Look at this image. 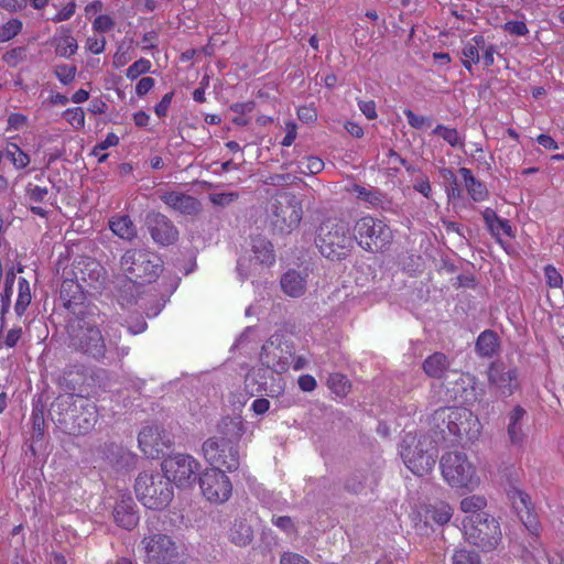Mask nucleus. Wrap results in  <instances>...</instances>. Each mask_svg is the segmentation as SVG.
Listing matches in <instances>:
<instances>
[{
	"label": "nucleus",
	"mask_w": 564,
	"mask_h": 564,
	"mask_svg": "<svg viewBox=\"0 0 564 564\" xmlns=\"http://www.w3.org/2000/svg\"><path fill=\"white\" fill-rule=\"evenodd\" d=\"M430 425L444 442L462 447L478 440L482 429L478 416L463 406H442L435 410Z\"/></svg>",
	"instance_id": "obj_1"
},
{
	"label": "nucleus",
	"mask_w": 564,
	"mask_h": 564,
	"mask_svg": "<svg viewBox=\"0 0 564 564\" xmlns=\"http://www.w3.org/2000/svg\"><path fill=\"white\" fill-rule=\"evenodd\" d=\"M50 414L54 423L67 434H86L98 420L97 405L80 394L58 395L51 405Z\"/></svg>",
	"instance_id": "obj_2"
},
{
	"label": "nucleus",
	"mask_w": 564,
	"mask_h": 564,
	"mask_svg": "<svg viewBox=\"0 0 564 564\" xmlns=\"http://www.w3.org/2000/svg\"><path fill=\"white\" fill-rule=\"evenodd\" d=\"M315 245L321 254L330 261L347 259L354 249L349 224L339 217L324 219L316 229Z\"/></svg>",
	"instance_id": "obj_3"
},
{
	"label": "nucleus",
	"mask_w": 564,
	"mask_h": 564,
	"mask_svg": "<svg viewBox=\"0 0 564 564\" xmlns=\"http://www.w3.org/2000/svg\"><path fill=\"white\" fill-rule=\"evenodd\" d=\"M67 347L97 362L107 357V343L99 325L84 317L73 321L67 328Z\"/></svg>",
	"instance_id": "obj_4"
},
{
	"label": "nucleus",
	"mask_w": 564,
	"mask_h": 564,
	"mask_svg": "<svg viewBox=\"0 0 564 564\" xmlns=\"http://www.w3.org/2000/svg\"><path fill=\"white\" fill-rule=\"evenodd\" d=\"M354 242L367 252L388 250L393 241L390 226L382 219L366 215L358 218L352 227Z\"/></svg>",
	"instance_id": "obj_5"
},
{
	"label": "nucleus",
	"mask_w": 564,
	"mask_h": 564,
	"mask_svg": "<svg viewBox=\"0 0 564 564\" xmlns=\"http://www.w3.org/2000/svg\"><path fill=\"white\" fill-rule=\"evenodd\" d=\"M462 524L466 541L481 551H492L501 541L500 524L488 513L466 516Z\"/></svg>",
	"instance_id": "obj_6"
},
{
	"label": "nucleus",
	"mask_w": 564,
	"mask_h": 564,
	"mask_svg": "<svg viewBox=\"0 0 564 564\" xmlns=\"http://www.w3.org/2000/svg\"><path fill=\"white\" fill-rule=\"evenodd\" d=\"M121 268L134 284H150L162 272V260L149 250L130 249L121 258Z\"/></svg>",
	"instance_id": "obj_7"
},
{
	"label": "nucleus",
	"mask_w": 564,
	"mask_h": 564,
	"mask_svg": "<svg viewBox=\"0 0 564 564\" xmlns=\"http://www.w3.org/2000/svg\"><path fill=\"white\" fill-rule=\"evenodd\" d=\"M134 491L139 501L152 510L167 507L174 495L171 484L162 475L148 471L139 474Z\"/></svg>",
	"instance_id": "obj_8"
},
{
	"label": "nucleus",
	"mask_w": 564,
	"mask_h": 564,
	"mask_svg": "<svg viewBox=\"0 0 564 564\" xmlns=\"http://www.w3.org/2000/svg\"><path fill=\"white\" fill-rule=\"evenodd\" d=\"M301 200L290 192H278L271 206V224L281 234H290L302 220Z\"/></svg>",
	"instance_id": "obj_9"
},
{
	"label": "nucleus",
	"mask_w": 564,
	"mask_h": 564,
	"mask_svg": "<svg viewBox=\"0 0 564 564\" xmlns=\"http://www.w3.org/2000/svg\"><path fill=\"white\" fill-rule=\"evenodd\" d=\"M200 492L206 501L219 506L232 496L234 486L228 475L218 467H207L199 475Z\"/></svg>",
	"instance_id": "obj_10"
},
{
	"label": "nucleus",
	"mask_w": 564,
	"mask_h": 564,
	"mask_svg": "<svg viewBox=\"0 0 564 564\" xmlns=\"http://www.w3.org/2000/svg\"><path fill=\"white\" fill-rule=\"evenodd\" d=\"M294 355L293 344L285 340L284 335L274 333L262 345L260 361L262 366L276 373H284L290 368V359Z\"/></svg>",
	"instance_id": "obj_11"
},
{
	"label": "nucleus",
	"mask_w": 564,
	"mask_h": 564,
	"mask_svg": "<svg viewBox=\"0 0 564 564\" xmlns=\"http://www.w3.org/2000/svg\"><path fill=\"white\" fill-rule=\"evenodd\" d=\"M441 470L444 480L453 488L474 491L480 485V475L471 460H443Z\"/></svg>",
	"instance_id": "obj_12"
},
{
	"label": "nucleus",
	"mask_w": 564,
	"mask_h": 564,
	"mask_svg": "<svg viewBox=\"0 0 564 564\" xmlns=\"http://www.w3.org/2000/svg\"><path fill=\"white\" fill-rule=\"evenodd\" d=\"M147 562L150 564H173L178 557V547L171 536L151 533L142 540Z\"/></svg>",
	"instance_id": "obj_13"
},
{
	"label": "nucleus",
	"mask_w": 564,
	"mask_h": 564,
	"mask_svg": "<svg viewBox=\"0 0 564 564\" xmlns=\"http://www.w3.org/2000/svg\"><path fill=\"white\" fill-rule=\"evenodd\" d=\"M139 447L145 458H171L172 447L170 434L158 425L144 426L138 436Z\"/></svg>",
	"instance_id": "obj_14"
},
{
	"label": "nucleus",
	"mask_w": 564,
	"mask_h": 564,
	"mask_svg": "<svg viewBox=\"0 0 564 564\" xmlns=\"http://www.w3.org/2000/svg\"><path fill=\"white\" fill-rule=\"evenodd\" d=\"M66 274L77 279L82 285L91 290H98L104 281L106 271L96 259L87 256H79L72 262Z\"/></svg>",
	"instance_id": "obj_15"
},
{
	"label": "nucleus",
	"mask_w": 564,
	"mask_h": 564,
	"mask_svg": "<svg viewBox=\"0 0 564 564\" xmlns=\"http://www.w3.org/2000/svg\"><path fill=\"white\" fill-rule=\"evenodd\" d=\"M487 375L489 386L503 397H511L521 387L517 367L508 368L501 362H492Z\"/></svg>",
	"instance_id": "obj_16"
},
{
	"label": "nucleus",
	"mask_w": 564,
	"mask_h": 564,
	"mask_svg": "<svg viewBox=\"0 0 564 564\" xmlns=\"http://www.w3.org/2000/svg\"><path fill=\"white\" fill-rule=\"evenodd\" d=\"M145 224L152 239L162 246H170L178 238V230L173 223L161 213H150Z\"/></svg>",
	"instance_id": "obj_17"
},
{
	"label": "nucleus",
	"mask_w": 564,
	"mask_h": 564,
	"mask_svg": "<svg viewBox=\"0 0 564 564\" xmlns=\"http://www.w3.org/2000/svg\"><path fill=\"white\" fill-rule=\"evenodd\" d=\"M198 468V460H163L162 470L169 484L174 482L178 487H188Z\"/></svg>",
	"instance_id": "obj_18"
},
{
	"label": "nucleus",
	"mask_w": 564,
	"mask_h": 564,
	"mask_svg": "<svg viewBox=\"0 0 564 564\" xmlns=\"http://www.w3.org/2000/svg\"><path fill=\"white\" fill-rule=\"evenodd\" d=\"M87 293H90L88 288L82 285L77 279L66 274L65 270L63 271L59 296L66 308L70 310L83 304Z\"/></svg>",
	"instance_id": "obj_19"
},
{
	"label": "nucleus",
	"mask_w": 564,
	"mask_h": 564,
	"mask_svg": "<svg viewBox=\"0 0 564 564\" xmlns=\"http://www.w3.org/2000/svg\"><path fill=\"white\" fill-rule=\"evenodd\" d=\"M160 198L170 208L183 215L193 216L202 210V204L197 198L177 191L165 192Z\"/></svg>",
	"instance_id": "obj_20"
},
{
	"label": "nucleus",
	"mask_w": 564,
	"mask_h": 564,
	"mask_svg": "<svg viewBox=\"0 0 564 564\" xmlns=\"http://www.w3.org/2000/svg\"><path fill=\"white\" fill-rule=\"evenodd\" d=\"M135 505L130 497H122L117 501L113 518L118 525L131 530L139 522V516L135 511Z\"/></svg>",
	"instance_id": "obj_21"
},
{
	"label": "nucleus",
	"mask_w": 564,
	"mask_h": 564,
	"mask_svg": "<svg viewBox=\"0 0 564 564\" xmlns=\"http://www.w3.org/2000/svg\"><path fill=\"white\" fill-rule=\"evenodd\" d=\"M458 173L464 182L468 196L474 202H484L489 197L486 184L476 178L468 167H459Z\"/></svg>",
	"instance_id": "obj_22"
},
{
	"label": "nucleus",
	"mask_w": 564,
	"mask_h": 564,
	"mask_svg": "<svg viewBox=\"0 0 564 564\" xmlns=\"http://www.w3.org/2000/svg\"><path fill=\"white\" fill-rule=\"evenodd\" d=\"M55 54L59 57L69 58L76 54L78 50L77 40L72 34V29L61 26L59 32L52 40Z\"/></svg>",
	"instance_id": "obj_23"
},
{
	"label": "nucleus",
	"mask_w": 564,
	"mask_h": 564,
	"mask_svg": "<svg viewBox=\"0 0 564 564\" xmlns=\"http://www.w3.org/2000/svg\"><path fill=\"white\" fill-rule=\"evenodd\" d=\"M253 259L261 265L271 267L275 263V252L272 242L260 235L251 238Z\"/></svg>",
	"instance_id": "obj_24"
},
{
	"label": "nucleus",
	"mask_w": 564,
	"mask_h": 564,
	"mask_svg": "<svg viewBox=\"0 0 564 564\" xmlns=\"http://www.w3.org/2000/svg\"><path fill=\"white\" fill-rule=\"evenodd\" d=\"M500 340L492 329L481 332L476 340L475 350L479 357L490 358L499 351Z\"/></svg>",
	"instance_id": "obj_25"
},
{
	"label": "nucleus",
	"mask_w": 564,
	"mask_h": 564,
	"mask_svg": "<svg viewBox=\"0 0 564 564\" xmlns=\"http://www.w3.org/2000/svg\"><path fill=\"white\" fill-rule=\"evenodd\" d=\"M228 539L237 546H247L253 539V530L246 519H235L229 528Z\"/></svg>",
	"instance_id": "obj_26"
},
{
	"label": "nucleus",
	"mask_w": 564,
	"mask_h": 564,
	"mask_svg": "<svg viewBox=\"0 0 564 564\" xmlns=\"http://www.w3.org/2000/svg\"><path fill=\"white\" fill-rule=\"evenodd\" d=\"M283 292L292 297H300L305 293L306 280L297 271L285 272L280 281Z\"/></svg>",
	"instance_id": "obj_27"
},
{
	"label": "nucleus",
	"mask_w": 564,
	"mask_h": 564,
	"mask_svg": "<svg viewBox=\"0 0 564 564\" xmlns=\"http://www.w3.org/2000/svg\"><path fill=\"white\" fill-rule=\"evenodd\" d=\"M481 48H485V37L482 35H475L465 43L462 50L464 56L462 64L467 70H471L473 65L480 62L479 52Z\"/></svg>",
	"instance_id": "obj_28"
},
{
	"label": "nucleus",
	"mask_w": 564,
	"mask_h": 564,
	"mask_svg": "<svg viewBox=\"0 0 564 564\" xmlns=\"http://www.w3.org/2000/svg\"><path fill=\"white\" fill-rule=\"evenodd\" d=\"M525 414L527 411L521 405H516L508 414V435L513 444L521 443L524 437L521 422Z\"/></svg>",
	"instance_id": "obj_29"
},
{
	"label": "nucleus",
	"mask_w": 564,
	"mask_h": 564,
	"mask_svg": "<svg viewBox=\"0 0 564 564\" xmlns=\"http://www.w3.org/2000/svg\"><path fill=\"white\" fill-rule=\"evenodd\" d=\"M424 372L435 379H441L449 367L448 358L443 352H434L423 362Z\"/></svg>",
	"instance_id": "obj_30"
},
{
	"label": "nucleus",
	"mask_w": 564,
	"mask_h": 564,
	"mask_svg": "<svg viewBox=\"0 0 564 564\" xmlns=\"http://www.w3.org/2000/svg\"><path fill=\"white\" fill-rule=\"evenodd\" d=\"M110 230L121 239L131 240L137 236V228L128 215H117L109 220Z\"/></svg>",
	"instance_id": "obj_31"
},
{
	"label": "nucleus",
	"mask_w": 564,
	"mask_h": 564,
	"mask_svg": "<svg viewBox=\"0 0 564 564\" xmlns=\"http://www.w3.org/2000/svg\"><path fill=\"white\" fill-rule=\"evenodd\" d=\"M227 447L229 448V455L234 456L232 448L229 447V441L224 437H210L203 444L204 458H226ZM235 455H237V452Z\"/></svg>",
	"instance_id": "obj_32"
},
{
	"label": "nucleus",
	"mask_w": 564,
	"mask_h": 564,
	"mask_svg": "<svg viewBox=\"0 0 564 564\" xmlns=\"http://www.w3.org/2000/svg\"><path fill=\"white\" fill-rule=\"evenodd\" d=\"M453 517V509L452 507L446 502H437L435 505H431L425 510V522L424 525H426V522L429 520L434 521L437 524H445L447 523Z\"/></svg>",
	"instance_id": "obj_33"
},
{
	"label": "nucleus",
	"mask_w": 564,
	"mask_h": 564,
	"mask_svg": "<svg viewBox=\"0 0 564 564\" xmlns=\"http://www.w3.org/2000/svg\"><path fill=\"white\" fill-rule=\"evenodd\" d=\"M32 294L29 281L20 276L18 280V297L14 304V312L18 317H22L31 304Z\"/></svg>",
	"instance_id": "obj_34"
},
{
	"label": "nucleus",
	"mask_w": 564,
	"mask_h": 564,
	"mask_svg": "<svg viewBox=\"0 0 564 564\" xmlns=\"http://www.w3.org/2000/svg\"><path fill=\"white\" fill-rule=\"evenodd\" d=\"M328 389L339 398H345L351 389L348 378L339 372L330 373L327 378Z\"/></svg>",
	"instance_id": "obj_35"
},
{
	"label": "nucleus",
	"mask_w": 564,
	"mask_h": 564,
	"mask_svg": "<svg viewBox=\"0 0 564 564\" xmlns=\"http://www.w3.org/2000/svg\"><path fill=\"white\" fill-rule=\"evenodd\" d=\"M433 133L441 137L445 142H447L453 148H464L465 139L459 134L457 129L448 128L444 124H437Z\"/></svg>",
	"instance_id": "obj_36"
},
{
	"label": "nucleus",
	"mask_w": 564,
	"mask_h": 564,
	"mask_svg": "<svg viewBox=\"0 0 564 564\" xmlns=\"http://www.w3.org/2000/svg\"><path fill=\"white\" fill-rule=\"evenodd\" d=\"M351 192L359 200L368 203L373 207L378 206L382 200V194L379 189H372L358 184H354Z\"/></svg>",
	"instance_id": "obj_37"
},
{
	"label": "nucleus",
	"mask_w": 564,
	"mask_h": 564,
	"mask_svg": "<svg viewBox=\"0 0 564 564\" xmlns=\"http://www.w3.org/2000/svg\"><path fill=\"white\" fill-rule=\"evenodd\" d=\"M487 506V499L482 495H471L460 501V510L465 513L479 514Z\"/></svg>",
	"instance_id": "obj_38"
},
{
	"label": "nucleus",
	"mask_w": 564,
	"mask_h": 564,
	"mask_svg": "<svg viewBox=\"0 0 564 564\" xmlns=\"http://www.w3.org/2000/svg\"><path fill=\"white\" fill-rule=\"evenodd\" d=\"M7 158L12 162L15 169L22 170L26 167L31 160L28 153H25L18 144L10 143L7 149Z\"/></svg>",
	"instance_id": "obj_39"
},
{
	"label": "nucleus",
	"mask_w": 564,
	"mask_h": 564,
	"mask_svg": "<svg viewBox=\"0 0 564 564\" xmlns=\"http://www.w3.org/2000/svg\"><path fill=\"white\" fill-rule=\"evenodd\" d=\"M118 144L119 137L115 132H109L107 133L105 140L94 147L91 154L98 158L99 163H102L109 156L108 153H105V151H107L108 148L116 147Z\"/></svg>",
	"instance_id": "obj_40"
},
{
	"label": "nucleus",
	"mask_w": 564,
	"mask_h": 564,
	"mask_svg": "<svg viewBox=\"0 0 564 564\" xmlns=\"http://www.w3.org/2000/svg\"><path fill=\"white\" fill-rule=\"evenodd\" d=\"M25 197L31 203L41 204L50 199V191L47 186L29 183L25 187Z\"/></svg>",
	"instance_id": "obj_41"
},
{
	"label": "nucleus",
	"mask_w": 564,
	"mask_h": 564,
	"mask_svg": "<svg viewBox=\"0 0 564 564\" xmlns=\"http://www.w3.org/2000/svg\"><path fill=\"white\" fill-rule=\"evenodd\" d=\"M508 497H509L513 508L518 512V514H521V512H523V510L529 509L531 506V500H530L529 495L517 487H512L508 491Z\"/></svg>",
	"instance_id": "obj_42"
},
{
	"label": "nucleus",
	"mask_w": 564,
	"mask_h": 564,
	"mask_svg": "<svg viewBox=\"0 0 564 564\" xmlns=\"http://www.w3.org/2000/svg\"><path fill=\"white\" fill-rule=\"evenodd\" d=\"M63 118L76 131L83 130L85 128V124H86L85 111L80 107L67 108L63 112Z\"/></svg>",
	"instance_id": "obj_43"
},
{
	"label": "nucleus",
	"mask_w": 564,
	"mask_h": 564,
	"mask_svg": "<svg viewBox=\"0 0 564 564\" xmlns=\"http://www.w3.org/2000/svg\"><path fill=\"white\" fill-rule=\"evenodd\" d=\"M151 67H152L151 62L147 58L141 57L138 61L133 62L127 68L126 76L130 80H134L138 77H140L141 75L149 73Z\"/></svg>",
	"instance_id": "obj_44"
},
{
	"label": "nucleus",
	"mask_w": 564,
	"mask_h": 564,
	"mask_svg": "<svg viewBox=\"0 0 564 564\" xmlns=\"http://www.w3.org/2000/svg\"><path fill=\"white\" fill-rule=\"evenodd\" d=\"M22 22L19 19H11L0 26V42H7L17 36L22 30Z\"/></svg>",
	"instance_id": "obj_45"
},
{
	"label": "nucleus",
	"mask_w": 564,
	"mask_h": 564,
	"mask_svg": "<svg viewBox=\"0 0 564 564\" xmlns=\"http://www.w3.org/2000/svg\"><path fill=\"white\" fill-rule=\"evenodd\" d=\"M28 51L24 46H17L6 52L2 56L3 62L10 67H17L25 61Z\"/></svg>",
	"instance_id": "obj_46"
},
{
	"label": "nucleus",
	"mask_w": 564,
	"mask_h": 564,
	"mask_svg": "<svg viewBox=\"0 0 564 564\" xmlns=\"http://www.w3.org/2000/svg\"><path fill=\"white\" fill-rule=\"evenodd\" d=\"M77 68L74 65L61 64L54 68V74L63 85H69L74 82Z\"/></svg>",
	"instance_id": "obj_47"
},
{
	"label": "nucleus",
	"mask_w": 564,
	"mask_h": 564,
	"mask_svg": "<svg viewBox=\"0 0 564 564\" xmlns=\"http://www.w3.org/2000/svg\"><path fill=\"white\" fill-rule=\"evenodd\" d=\"M32 420H33V429H34L35 435H33V442L30 447H31L33 455L36 456L37 453H36L35 446L37 445L39 442L43 441L45 422H44L43 414H39V413H34V412L32 415Z\"/></svg>",
	"instance_id": "obj_48"
},
{
	"label": "nucleus",
	"mask_w": 564,
	"mask_h": 564,
	"mask_svg": "<svg viewBox=\"0 0 564 564\" xmlns=\"http://www.w3.org/2000/svg\"><path fill=\"white\" fill-rule=\"evenodd\" d=\"M435 460H405L409 470L419 477L429 475L434 468Z\"/></svg>",
	"instance_id": "obj_49"
},
{
	"label": "nucleus",
	"mask_w": 564,
	"mask_h": 564,
	"mask_svg": "<svg viewBox=\"0 0 564 564\" xmlns=\"http://www.w3.org/2000/svg\"><path fill=\"white\" fill-rule=\"evenodd\" d=\"M452 564H480V558L477 553L460 549L453 554Z\"/></svg>",
	"instance_id": "obj_50"
},
{
	"label": "nucleus",
	"mask_w": 564,
	"mask_h": 564,
	"mask_svg": "<svg viewBox=\"0 0 564 564\" xmlns=\"http://www.w3.org/2000/svg\"><path fill=\"white\" fill-rule=\"evenodd\" d=\"M544 276L549 288L560 289L563 286V276L553 264L544 267Z\"/></svg>",
	"instance_id": "obj_51"
},
{
	"label": "nucleus",
	"mask_w": 564,
	"mask_h": 564,
	"mask_svg": "<svg viewBox=\"0 0 564 564\" xmlns=\"http://www.w3.org/2000/svg\"><path fill=\"white\" fill-rule=\"evenodd\" d=\"M491 235L497 238L498 241H500V237L502 235L507 237H513V230L512 227L507 219H502L499 217V219L492 224V226L489 228Z\"/></svg>",
	"instance_id": "obj_52"
},
{
	"label": "nucleus",
	"mask_w": 564,
	"mask_h": 564,
	"mask_svg": "<svg viewBox=\"0 0 564 564\" xmlns=\"http://www.w3.org/2000/svg\"><path fill=\"white\" fill-rule=\"evenodd\" d=\"M115 26V20L108 14H99L93 21V30L98 33H107Z\"/></svg>",
	"instance_id": "obj_53"
},
{
	"label": "nucleus",
	"mask_w": 564,
	"mask_h": 564,
	"mask_svg": "<svg viewBox=\"0 0 564 564\" xmlns=\"http://www.w3.org/2000/svg\"><path fill=\"white\" fill-rule=\"evenodd\" d=\"M296 115L300 121L303 123H312L317 120V109L314 104L300 106L296 109Z\"/></svg>",
	"instance_id": "obj_54"
},
{
	"label": "nucleus",
	"mask_w": 564,
	"mask_h": 564,
	"mask_svg": "<svg viewBox=\"0 0 564 564\" xmlns=\"http://www.w3.org/2000/svg\"><path fill=\"white\" fill-rule=\"evenodd\" d=\"M104 454V458H129L131 455V453L126 452L122 446L117 445L113 442L105 443Z\"/></svg>",
	"instance_id": "obj_55"
},
{
	"label": "nucleus",
	"mask_w": 564,
	"mask_h": 564,
	"mask_svg": "<svg viewBox=\"0 0 564 564\" xmlns=\"http://www.w3.org/2000/svg\"><path fill=\"white\" fill-rule=\"evenodd\" d=\"M502 30L511 35L525 36L529 33V29L523 21H507L502 25Z\"/></svg>",
	"instance_id": "obj_56"
},
{
	"label": "nucleus",
	"mask_w": 564,
	"mask_h": 564,
	"mask_svg": "<svg viewBox=\"0 0 564 564\" xmlns=\"http://www.w3.org/2000/svg\"><path fill=\"white\" fill-rule=\"evenodd\" d=\"M522 523L525 525V528L532 533V534H539L540 531V523L536 520V517L531 512L530 508L527 510H523L521 514H519Z\"/></svg>",
	"instance_id": "obj_57"
},
{
	"label": "nucleus",
	"mask_w": 564,
	"mask_h": 564,
	"mask_svg": "<svg viewBox=\"0 0 564 564\" xmlns=\"http://www.w3.org/2000/svg\"><path fill=\"white\" fill-rule=\"evenodd\" d=\"M324 165L325 164L322 159L317 156H307L305 167L301 169L300 172L306 175H315L323 171Z\"/></svg>",
	"instance_id": "obj_58"
},
{
	"label": "nucleus",
	"mask_w": 564,
	"mask_h": 564,
	"mask_svg": "<svg viewBox=\"0 0 564 564\" xmlns=\"http://www.w3.org/2000/svg\"><path fill=\"white\" fill-rule=\"evenodd\" d=\"M107 41L104 36L97 37V36H89L86 40L85 47L88 52L99 55L104 53L106 48Z\"/></svg>",
	"instance_id": "obj_59"
},
{
	"label": "nucleus",
	"mask_w": 564,
	"mask_h": 564,
	"mask_svg": "<svg viewBox=\"0 0 564 564\" xmlns=\"http://www.w3.org/2000/svg\"><path fill=\"white\" fill-rule=\"evenodd\" d=\"M414 191L422 194L425 198H430L432 195V187L427 175L422 174L417 177L413 184Z\"/></svg>",
	"instance_id": "obj_60"
},
{
	"label": "nucleus",
	"mask_w": 564,
	"mask_h": 564,
	"mask_svg": "<svg viewBox=\"0 0 564 564\" xmlns=\"http://www.w3.org/2000/svg\"><path fill=\"white\" fill-rule=\"evenodd\" d=\"M297 137V124L290 120L285 122V135L281 141L282 147H291Z\"/></svg>",
	"instance_id": "obj_61"
},
{
	"label": "nucleus",
	"mask_w": 564,
	"mask_h": 564,
	"mask_svg": "<svg viewBox=\"0 0 564 564\" xmlns=\"http://www.w3.org/2000/svg\"><path fill=\"white\" fill-rule=\"evenodd\" d=\"M174 97V93H166L162 99L155 105L154 112L159 118L165 117L167 115V110L171 106L172 99Z\"/></svg>",
	"instance_id": "obj_62"
},
{
	"label": "nucleus",
	"mask_w": 564,
	"mask_h": 564,
	"mask_svg": "<svg viewBox=\"0 0 564 564\" xmlns=\"http://www.w3.org/2000/svg\"><path fill=\"white\" fill-rule=\"evenodd\" d=\"M75 11L76 3L70 1L52 18V21L55 23L67 21L74 15Z\"/></svg>",
	"instance_id": "obj_63"
},
{
	"label": "nucleus",
	"mask_w": 564,
	"mask_h": 564,
	"mask_svg": "<svg viewBox=\"0 0 564 564\" xmlns=\"http://www.w3.org/2000/svg\"><path fill=\"white\" fill-rule=\"evenodd\" d=\"M280 564H311L308 560L304 556L293 553L286 552L281 556Z\"/></svg>",
	"instance_id": "obj_64"
}]
</instances>
